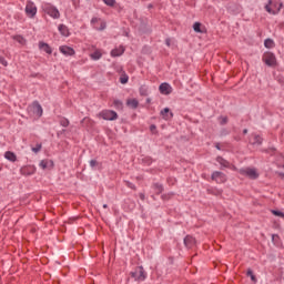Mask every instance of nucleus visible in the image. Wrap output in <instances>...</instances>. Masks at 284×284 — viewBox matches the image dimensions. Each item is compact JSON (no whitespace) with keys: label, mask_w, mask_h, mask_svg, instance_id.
<instances>
[{"label":"nucleus","mask_w":284,"mask_h":284,"mask_svg":"<svg viewBox=\"0 0 284 284\" xmlns=\"http://www.w3.org/2000/svg\"><path fill=\"white\" fill-rule=\"evenodd\" d=\"M131 278L138 281L139 283L145 281L148 278V274H145V268L143 266H138L134 271L130 273Z\"/></svg>","instance_id":"obj_1"},{"label":"nucleus","mask_w":284,"mask_h":284,"mask_svg":"<svg viewBox=\"0 0 284 284\" xmlns=\"http://www.w3.org/2000/svg\"><path fill=\"white\" fill-rule=\"evenodd\" d=\"M262 61L267 65L268 68H276V55L273 52H265L262 57Z\"/></svg>","instance_id":"obj_2"},{"label":"nucleus","mask_w":284,"mask_h":284,"mask_svg":"<svg viewBox=\"0 0 284 284\" xmlns=\"http://www.w3.org/2000/svg\"><path fill=\"white\" fill-rule=\"evenodd\" d=\"M99 116L104 121H116V119H119V113L112 110H103L99 113Z\"/></svg>","instance_id":"obj_3"},{"label":"nucleus","mask_w":284,"mask_h":284,"mask_svg":"<svg viewBox=\"0 0 284 284\" xmlns=\"http://www.w3.org/2000/svg\"><path fill=\"white\" fill-rule=\"evenodd\" d=\"M43 10L45 14H49V17H52V19H59L61 17L59 9L52 4H44Z\"/></svg>","instance_id":"obj_4"},{"label":"nucleus","mask_w":284,"mask_h":284,"mask_svg":"<svg viewBox=\"0 0 284 284\" xmlns=\"http://www.w3.org/2000/svg\"><path fill=\"white\" fill-rule=\"evenodd\" d=\"M240 174H242V176H247L252 181H256V179H258V172H256V169H241Z\"/></svg>","instance_id":"obj_5"},{"label":"nucleus","mask_w":284,"mask_h":284,"mask_svg":"<svg viewBox=\"0 0 284 284\" xmlns=\"http://www.w3.org/2000/svg\"><path fill=\"white\" fill-rule=\"evenodd\" d=\"M26 14L30 19H34L37 17V6L32 1H28L26 6Z\"/></svg>","instance_id":"obj_6"},{"label":"nucleus","mask_w":284,"mask_h":284,"mask_svg":"<svg viewBox=\"0 0 284 284\" xmlns=\"http://www.w3.org/2000/svg\"><path fill=\"white\" fill-rule=\"evenodd\" d=\"M184 245L187 250H192V247H196V239L192 235H186L184 237Z\"/></svg>","instance_id":"obj_7"},{"label":"nucleus","mask_w":284,"mask_h":284,"mask_svg":"<svg viewBox=\"0 0 284 284\" xmlns=\"http://www.w3.org/2000/svg\"><path fill=\"white\" fill-rule=\"evenodd\" d=\"M60 52L64 54L65 57H74L77 52L74 51L73 48L68 47V45H61L60 47Z\"/></svg>","instance_id":"obj_8"},{"label":"nucleus","mask_w":284,"mask_h":284,"mask_svg":"<svg viewBox=\"0 0 284 284\" xmlns=\"http://www.w3.org/2000/svg\"><path fill=\"white\" fill-rule=\"evenodd\" d=\"M162 119H164V121H170L172 119H174V113L172 111H170V108H164L161 112H160Z\"/></svg>","instance_id":"obj_9"},{"label":"nucleus","mask_w":284,"mask_h":284,"mask_svg":"<svg viewBox=\"0 0 284 284\" xmlns=\"http://www.w3.org/2000/svg\"><path fill=\"white\" fill-rule=\"evenodd\" d=\"M271 6H272V0H268V3L265 6L266 12H268V14H278V12H281V9L283 8V2L278 4V8L276 11L272 9Z\"/></svg>","instance_id":"obj_10"},{"label":"nucleus","mask_w":284,"mask_h":284,"mask_svg":"<svg viewBox=\"0 0 284 284\" xmlns=\"http://www.w3.org/2000/svg\"><path fill=\"white\" fill-rule=\"evenodd\" d=\"M159 91L161 94H172V87L170 83L163 82L160 84Z\"/></svg>","instance_id":"obj_11"},{"label":"nucleus","mask_w":284,"mask_h":284,"mask_svg":"<svg viewBox=\"0 0 284 284\" xmlns=\"http://www.w3.org/2000/svg\"><path fill=\"white\" fill-rule=\"evenodd\" d=\"M33 108V114H37V116H43V108L39 103V101H34L32 104Z\"/></svg>","instance_id":"obj_12"},{"label":"nucleus","mask_w":284,"mask_h":284,"mask_svg":"<svg viewBox=\"0 0 284 284\" xmlns=\"http://www.w3.org/2000/svg\"><path fill=\"white\" fill-rule=\"evenodd\" d=\"M212 181H219L220 179V183H223V181H225V173L221 172V171H214L211 175Z\"/></svg>","instance_id":"obj_13"},{"label":"nucleus","mask_w":284,"mask_h":284,"mask_svg":"<svg viewBox=\"0 0 284 284\" xmlns=\"http://www.w3.org/2000/svg\"><path fill=\"white\" fill-rule=\"evenodd\" d=\"M39 49L45 52L47 54H52V47H50V44L43 41L39 42Z\"/></svg>","instance_id":"obj_14"},{"label":"nucleus","mask_w":284,"mask_h":284,"mask_svg":"<svg viewBox=\"0 0 284 284\" xmlns=\"http://www.w3.org/2000/svg\"><path fill=\"white\" fill-rule=\"evenodd\" d=\"M20 172H21V174H24L26 176H30V175L34 174L36 169L33 166H23L20 170Z\"/></svg>","instance_id":"obj_15"},{"label":"nucleus","mask_w":284,"mask_h":284,"mask_svg":"<svg viewBox=\"0 0 284 284\" xmlns=\"http://www.w3.org/2000/svg\"><path fill=\"white\" fill-rule=\"evenodd\" d=\"M126 106L131 110H136L139 108V100L136 99H128L126 100Z\"/></svg>","instance_id":"obj_16"},{"label":"nucleus","mask_w":284,"mask_h":284,"mask_svg":"<svg viewBox=\"0 0 284 284\" xmlns=\"http://www.w3.org/2000/svg\"><path fill=\"white\" fill-rule=\"evenodd\" d=\"M58 30L62 37H70V30L65 24H59Z\"/></svg>","instance_id":"obj_17"},{"label":"nucleus","mask_w":284,"mask_h":284,"mask_svg":"<svg viewBox=\"0 0 284 284\" xmlns=\"http://www.w3.org/2000/svg\"><path fill=\"white\" fill-rule=\"evenodd\" d=\"M152 189L154 190L155 194H163V184L159 183V182H155L152 184Z\"/></svg>","instance_id":"obj_18"},{"label":"nucleus","mask_w":284,"mask_h":284,"mask_svg":"<svg viewBox=\"0 0 284 284\" xmlns=\"http://www.w3.org/2000/svg\"><path fill=\"white\" fill-rule=\"evenodd\" d=\"M4 159H7V161H11V163H14V161H17V154H14L12 151H7L4 153Z\"/></svg>","instance_id":"obj_19"},{"label":"nucleus","mask_w":284,"mask_h":284,"mask_svg":"<svg viewBox=\"0 0 284 284\" xmlns=\"http://www.w3.org/2000/svg\"><path fill=\"white\" fill-rule=\"evenodd\" d=\"M125 52V48L120 47V49H113L111 51V57H121Z\"/></svg>","instance_id":"obj_20"},{"label":"nucleus","mask_w":284,"mask_h":284,"mask_svg":"<svg viewBox=\"0 0 284 284\" xmlns=\"http://www.w3.org/2000/svg\"><path fill=\"white\" fill-rule=\"evenodd\" d=\"M92 61H99V59H101V57H103V53H101V51L95 50L93 53L90 54Z\"/></svg>","instance_id":"obj_21"},{"label":"nucleus","mask_w":284,"mask_h":284,"mask_svg":"<svg viewBox=\"0 0 284 284\" xmlns=\"http://www.w3.org/2000/svg\"><path fill=\"white\" fill-rule=\"evenodd\" d=\"M217 163H220V165H222L223 168H230V162L225 159H223V156H217L216 158Z\"/></svg>","instance_id":"obj_22"},{"label":"nucleus","mask_w":284,"mask_h":284,"mask_svg":"<svg viewBox=\"0 0 284 284\" xmlns=\"http://www.w3.org/2000/svg\"><path fill=\"white\" fill-rule=\"evenodd\" d=\"M246 276H248L253 283H257L258 281L256 278V275H254V271L252 268H247Z\"/></svg>","instance_id":"obj_23"},{"label":"nucleus","mask_w":284,"mask_h":284,"mask_svg":"<svg viewBox=\"0 0 284 284\" xmlns=\"http://www.w3.org/2000/svg\"><path fill=\"white\" fill-rule=\"evenodd\" d=\"M264 48H267V50H272V48H274V40L270 38L264 40Z\"/></svg>","instance_id":"obj_24"},{"label":"nucleus","mask_w":284,"mask_h":284,"mask_svg":"<svg viewBox=\"0 0 284 284\" xmlns=\"http://www.w3.org/2000/svg\"><path fill=\"white\" fill-rule=\"evenodd\" d=\"M140 92V97H148L149 92H148V87L146 85H141L139 89Z\"/></svg>","instance_id":"obj_25"},{"label":"nucleus","mask_w":284,"mask_h":284,"mask_svg":"<svg viewBox=\"0 0 284 284\" xmlns=\"http://www.w3.org/2000/svg\"><path fill=\"white\" fill-rule=\"evenodd\" d=\"M201 26H202L201 22H194V24H193L194 32L203 34V30H201Z\"/></svg>","instance_id":"obj_26"},{"label":"nucleus","mask_w":284,"mask_h":284,"mask_svg":"<svg viewBox=\"0 0 284 284\" xmlns=\"http://www.w3.org/2000/svg\"><path fill=\"white\" fill-rule=\"evenodd\" d=\"M128 81H130V77H128V74L123 72V74L120 77V83H122V85H125Z\"/></svg>","instance_id":"obj_27"},{"label":"nucleus","mask_w":284,"mask_h":284,"mask_svg":"<svg viewBox=\"0 0 284 284\" xmlns=\"http://www.w3.org/2000/svg\"><path fill=\"white\" fill-rule=\"evenodd\" d=\"M113 105H114L115 110H123V101H121V100H114Z\"/></svg>","instance_id":"obj_28"},{"label":"nucleus","mask_w":284,"mask_h":284,"mask_svg":"<svg viewBox=\"0 0 284 284\" xmlns=\"http://www.w3.org/2000/svg\"><path fill=\"white\" fill-rule=\"evenodd\" d=\"M253 145H263V139L261 135H254Z\"/></svg>","instance_id":"obj_29"},{"label":"nucleus","mask_w":284,"mask_h":284,"mask_svg":"<svg viewBox=\"0 0 284 284\" xmlns=\"http://www.w3.org/2000/svg\"><path fill=\"white\" fill-rule=\"evenodd\" d=\"M263 152H265L266 154H270L271 156H274V154H276V148H268L263 150Z\"/></svg>","instance_id":"obj_30"},{"label":"nucleus","mask_w":284,"mask_h":284,"mask_svg":"<svg viewBox=\"0 0 284 284\" xmlns=\"http://www.w3.org/2000/svg\"><path fill=\"white\" fill-rule=\"evenodd\" d=\"M60 125H62V128H68V125H70V120L62 118L60 120Z\"/></svg>","instance_id":"obj_31"},{"label":"nucleus","mask_w":284,"mask_h":284,"mask_svg":"<svg viewBox=\"0 0 284 284\" xmlns=\"http://www.w3.org/2000/svg\"><path fill=\"white\" fill-rule=\"evenodd\" d=\"M105 6H110V8H114L116 6V0H103Z\"/></svg>","instance_id":"obj_32"},{"label":"nucleus","mask_w":284,"mask_h":284,"mask_svg":"<svg viewBox=\"0 0 284 284\" xmlns=\"http://www.w3.org/2000/svg\"><path fill=\"white\" fill-rule=\"evenodd\" d=\"M92 123V120H90V118H84L81 120V125H83L85 128V125H90Z\"/></svg>","instance_id":"obj_33"},{"label":"nucleus","mask_w":284,"mask_h":284,"mask_svg":"<svg viewBox=\"0 0 284 284\" xmlns=\"http://www.w3.org/2000/svg\"><path fill=\"white\" fill-rule=\"evenodd\" d=\"M13 39L18 41V43H21L22 45L23 43H26V39L22 36H16L13 37Z\"/></svg>","instance_id":"obj_34"},{"label":"nucleus","mask_w":284,"mask_h":284,"mask_svg":"<svg viewBox=\"0 0 284 284\" xmlns=\"http://www.w3.org/2000/svg\"><path fill=\"white\" fill-rule=\"evenodd\" d=\"M272 214L274 216H280V219H283V212L280 210H272Z\"/></svg>","instance_id":"obj_35"},{"label":"nucleus","mask_w":284,"mask_h":284,"mask_svg":"<svg viewBox=\"0 0 284 284\" xmlns=\"http://www.w3.org/2000/svg\"><path fill=\"white\" fill-rule=\"evenodd\" d=\"M125 185H126V187H130V190L136 191V185H134V183H132L130 181H125Z\"/></svg>","instance_id":"obj_36"},{"label":"nucleus","mask_w":284,"mask_h":284,"mask_svg":"<svg viewBox=\"0 0 284 284\" xmlns=\"http://www.w3.org/2000/svg\"><path fill=\"white\" fill-rule=\"evenodd\" d=\"M40 168H42V170H48V160L40 161Z\"/></svg>","instance_id":"obj_37"},{"label":"nucleus","mask_w":284,"mask_h":284,"mask_svg":"<svg viewBox=\"0 0 284 284\" xmlns=\"http://www.w3.org/2000/svg\"><path fill=\"white\" fill-rule=\"evenodd\" d=\"M227 135H230V130H227V129H222V130L220 131V136H227Z\"/></svg>","instance_id":"obj_38"},{"label":"nucleus","mask_w":284,"mask_h":284,"mask_svg":"<svg viewBox=\"0 0 284 284\" xmlns=\"http://www.w3.org/2000/svg\"><path fill=\"white\" fill-rule=\"evenodd\" d=\"M150 132H152L153 134H159V131L156 130L155 124L150 125Z\"/></svg>","instance_id":"obj_39"},{"label":"nucleus","mask_w":284,"mask_h":284,"mask_svg":"<svg viewBox=\"0 0 284 284\" xmlns=\"http://www.w3.org/2000/svg\"><path fill=\"white\" fill-rule=\"evenodd\" d=\"M221 119L222 120L220 121V125H227V121H229L227 116H222Z\"/></svg>","instance_id":"obj_40"},{"label":"nucleus","mask_w":284,"mask_h":284,"mask_svg":"<svg viewBox=\"0 0 284 284\" xmlns=\"http://www.w3.org/2000/svg\"><path fill=\"white\" fill-rule=\"evenodd\" d=\"M0 63L1 65H4V68L8 67V61H6V58H3V55H0Z\"/></svg>","instance_id":"obj_41"},{"label":"nucleus","mask_w":284,"mask_h":284,"mask_svg":"<svg viewBox=\"0 0 284 284\" xmlns=\"http://www.w3.org/2000/svg\"><path fill=\"white\" fill-rule=\"evenodd\" d=\"M41 144H37L36 148H32V152H34L37 154V152H41Z\"/></svg>","instance_id":"obj_42"},{"label":"nucleus","mask_w":284,"mask_h":284,"mask_svg":"<svg viewBox=\"0 0 284 284\" xmlns=\"http://www.w3.org/2000/svg\"><path fill=\"white\" fill-rule=\"evenodd\" d=\"M97 165H99V161H97V160H90V166H91V168H97Z\"/></svg>","instance_id":"obj_43"},{"label":"nucleus","mask_w":284,"mask_h":284,"mask_svg":"<svg viewBox=\"0 0 284 284\" xmlns=\"http://www.w3.org/2000/svg\"><path fill=\"white\" fill-rule=\"evenodd\" d=\"M165 45H168V48H170V45H172V40L170 38L165 39Z\"/></svg>","instance_id":"obj_44"},{"label":"nucleus","mask_w":284,"mask_h":284,"mask_svg":"<svg viewBox=\"0 0 284 284\" xmlns=\"http://www.w3.org/2000/svg\"><path fill=\"white\" fill-rule=\"evenodd\" d=\"M91 23H92V26H94V23H99V18H92Z\"/></svg>","instance_id":"obj_45"},{"label":"nucleus","mask_w":284,"mask_h":284,"mask_svg":"<svg viewBox=\"0 0 284 284\" xmlns=\"http://www.w3.org/2000/svg\"><path fill=\"white\" fill-rule=\"evenodd\" d=\"M140 199H141V201H145V194L140 193Z\"/></svg>","instance_id":"obj_46"},{"label":"nucleus","mask_w":284,"mask_h":284,"mask_svg":"<svg viewBox=\"0 0 284 284\" xmlns=\"http://www.w3.org/2000/svg\"><path fill=\"white\" fill-rule=\"evenodd\" d=\"M215 148H216V150H221V143H215Z\"/></svg>","instance_id":"obj_47"},{"label":"nucleus","mask_w":284,"mask_h":284,"mask_svg":"<svg viewBox=\"0 0 284 284\" xmlns=\"http://www.w3.org/2000/svg\"><path fill=\"white\" fill-rule=\"evenodd\" d=\"M152 8H154V4L152 3L148 4V10H152Z\"/></svg>","instance_id":"obj_48"},{"label":"nucleus","mask_w":284,"mask_h":284,"mask_svg":"<svg viewBox=\"0 0 284 284\" xmlns=\"http://www.w3.org/2000/svg\"><path fill=\"white\" fill-rule=\"evenodd\" d=\"M73 6H77L79 3V0H71Z\"/></svg>","instance_id":"obj_49"},{"label":"nucleus","mask_w":284,"mask_h":284,"mask_svg":"<svg viewBox=\"0 0 284 284\" xmlns=\"http://www.w3.org/2000/svg\"><path fill=\"white\" fill-rule=\"evenodd\" d=\"M278 176H281L282 179H284V173L283 172H277Z\"/></svg>","instance_id":"obj_50"},{"label":"nucleus","mask_w":284,"mask_h":284,"mask_svg":"<svg viewBox=\"0 0 284 284\" xmlns=\"http://www.w3.org/2000/svg\"><path fill=\"white\" fill-rule=\"evenodd\" d=\"M275 236H276V239H278V235L273 234V235H272V241H274Z\"/></svg>","instance_id":"obj_51"},{"label":"nucleus","mask_w":284,"mask_h":284,"mask_svg":"<svg viewBox=\"0 0 284 284\" xmlns=\"http://www.w3.org/2000/svg\"><path fill=\"white\" fill-rule=\"evenodd\" d=\"M146 103H152V99L148 98Z\"/></svg>","instance_id":"obj_52"},{"label":"nucleus","mask_w":284,"mask_h":284,"mask_svg":"<svg viewBox=\"0 0 284 284\" xmlns=\"http://www.w3.org/2000/svg\"><path fill=\"white\" fill-rule=\"evenodd\" d=\"M235 141H241V136H234Z\"/></svg>","instance_id":"obj_53"},{"label":"nucleus","mask_w":284,"mask_h":284,"mask_svg":"<svg viewBox=\"0 0 284 284\" xmlns=\"http://www.w3.org/2000/svg\"><path fill=\"white\" fill-rule=\"evenodd\" d=\"M243 134H247V129H244V130H243Z\"/></svg>","instance_id":"obj_54"},{"label":"nucleus","mask_w":284,"mask_h":284,"mask_svg":"<svg viewBox=\"0 0 284 284\" xmlns=\"http://www.w3.org/2000/svg\"><path fill=\"white\" fill-rule=\"evenodd\" d=\"M162 199H163V200L168 199V195H162Z\"/></svg>","instance_id":"obj_55"},{"label":"nucleus","mask_w":284,"mask_h":284,"mask_svg":"<svg viewBox=\"0 0 284 284\" xmlns=\"http://www.w3.org/2000/svg\"><path fill=\"white\" fill-rule=\"evenodd\" d=\"M104 210L108 209V204H103Z\"/></svg>","instance_id":"obj_56"},{"label":"nucleus","mask_w":284,"mask_h":284,"mask_svg":"<svg viewBox=\"0 0 284 284\" xmlns=\"http://www.w3.org/2000/svg\"><path fill=\"white\" fill-rule=\"evenodd\" d=\"M283 168H284V165H283Z\"/></svg>","instance_id":"obj_57"}]
</instances>
